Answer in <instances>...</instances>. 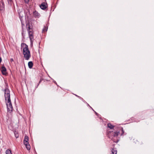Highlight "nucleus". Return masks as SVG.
<instances>
[{"label":"nucleus","mask_w":154,"mask_h":154,"mask_svg":"<svg viewBox=\"0 0 154 154\" xmlns=\"http://www.w3.org/2000/svg\"><path fill=\"white\" fill-rule=\"evenodd\" d=\"M19 16L20 17H22L23 16V15H21V14H19Z\"/></svg>","instance_id":"obj_20"},{"label":"nucleus","mask_w":154,"mask_h":154,"mask_svg":"<svg viewBox=\"0 0 154 154\" xmlns=\"http://www.w3.org/2000/svg\"><path fill=\"white\" fill-rule=\"evenodd\" d=\"M8 0V2L9 3H10V4H11L13 0Z\"/></svg>","instance_id":"obj_18"},{"label":"nucleus","mask_w":154,"mask_h":154,"mask_svg":"<svg viewBox=\"0 0 154 154\" xmlns=\"http://www.w3.org/2000/svg\"><path fill=\"white\" fill-rule=\"evenodd\" d=\"M76 96L78 97L77 95H76Z\"/></svg>","instance_id":"obj_25"},{"label":"nucleus","mask_w":154,"mask_h":154,"mask_svg":"<svg viewBox=\"0 0 154 154\" xmlns=\"http://www.w3.org/2000/svg\"><path fill=\"white\" fill-rule=\"evenodd\" d=\"M23 45L24 46L23 49L24 57L26 60H28L31 57L30 51L27 45L25 44H23Z\"/></svg>","instance_id":"obj_1"},{"label":"nucleus","mask_w":154,"mask_h":154,"mask_svg":"<svg viewBox=\"0 0 154 154\" xmlns=\"http://www.w3.org/2000/svg\"><path fill=\"white\" fill-rule=\"evenodd\" d=\"M27 26H28V27H27V30L28 31H31V29H32L31 28H30V25H27Z\"/></svg>","instance_id":"obj_16"},{"label":"nucleus","mask_w":154,"mask_h":154,"mask_svg":"<svg viewBox=\"0 0 154 154\" xmlns=\"http://www.w3.org/2000/svg\"><path fill=\"white\" fill-rule=\"evenodd\" d=\"M29 140V137L27 136H25L24 139L23 141V142L24 144H26V143H28Z\"/></svg>","instance_id":"obj_8"},{"label":"nucleus","mask_w":154,"mask_h":154,"mask_svg":"<svg viewBox=\"0 0 154 154\" xmlns=\"http://www.w3.org/2000/svg\"><path fill=\"white\" fill-rule=\"evenodd\" d=\"M1 61H2V59L1 57H0V63H1Z\"/></svg>","instance_id":"obj_22"},{"label":"nucleus","mask_w":154,"mask_h":154,"mask_svg":"<svg viewBox=\"0 0 154 154\" xmlns=\"http://www.w3.org/2000/svg\"><path fill=\"white\" fill-rule=\"evenodd\" d=\"M119 132H115L114 134V137L117 136L119 135Z\"/></svg>","instance_id":"obj_15"},{"label":"nucleus","mask_w":154,"mask_h":154,"mask_svg":"<svg viewBox=\"0 0 154 154\" xmlns=\"http://www.w3.org/2000/svg\"><path fill=\"white\" fill-rule=\"evenodd\" d=\"M117 151L116 150L112 149V153L111 154H116Z\"/></svg>","instance_id":"obj_12"},{"label":"nucleus","mask_w":154,"mask_h":154,"mask_svg":"<svg viewBox=\"0 0 154 154\" xmlns=\"http://www.w3.org/2000/svg\"><path fill=\"white\" fill-rule=\"evenodd\" d=\"M6 154H12L11 151L9 149H8L6 151Z\"/></svg>","instance_id":"obj_13"},{"label":"nucleus","mask_w":154,"mask_h":154,"mask_svg":"<svg viewBox=\"0 0 154 154\" xmlns=\"http://www.w3.org/2000/svg\"><path fill=\"white\" fill-rule=\"evenodd\" d=\"M6 88L5 90V97L6 101L10 99V91L7 88L8 87L7 84L6 83Z\"/></svg>","instance_id":"obj_2"},{"label":"nucleus","mask_w":154,"mask_h":154,"mask_svg":"<svg viewBox=\"0 0 154 154\" xmlns=\"http://www.w3.org/2000/svg\"><path fill=\"white\" fill-rule=\"evenodd\" d=\"M107 127L109 128H110V129H113L114 127V126L113 125H112L110 123H108L107 124Z\"/></svg>","instance_id":"obj_10"},{"label":"nucleus","mask_w":154,"mask_h":154,"mask_svg":"<svg viewBox=\"0 0 154 154\" xmlns=\"http://www.w3.org/2000/svg\"><path fill=\"white\" fill-rule=\"evenodd\" d=\"M41 80H40V81L39 82V83H40L41 82Z\"/></svg>","instance_id":"obj_24"},{"label":"nucleus","mask_w":154,"mask_h":154,"mask_svg":"<svg viewBox=\"0 0 154 154\" xmlns=\"http://www.w3.org/2000/svg\"><path fill=\"white\" fill-rule=\"evenodd\" d=\"M1 70L2 74L4 75H6L7 73L6 69L4 66L2 67Z\"/></svg>","instance_id":"obj_7"},{"label":"nucleus","mask_w":154,"mask_h":154,"mask_svg":"<svg viewBox=\"0 0 154 154\" xmlns=\"http://www.w3.org/2000/svg\"><path fill=\"white\" fill-rule=\"evenodd\" d=\"M22 35H23V31H22Z\"/></svg>","instance_id":"obj_23"},{"label":"nucleus","mask_w":154,"mask_h":154,"mask_svg":"<svg viewBox=\"0 0 154 154\" xmlns=\"http://www.w3.org/2000/svg\"><path fill=\"white\" fill-rule=\"evenodd\" d=\"M24 145H25L26 148L27 150H29L30 149L31 147L29 143H26V144H25Z\"/></svg>","instance_id":"obj_11"},{"label":"nucleus","mask_w":154,"mask_h":154,"mask_svg":"<svg viewBox=\"0 0 154 154\" xmlns=\"http://www.w3.org/2000/svg\"><path fill=\"white\" fill-rule=\"evenodd\" d=\"M11 62H12L14 61L13 59L12 58H11L10 60Z\"/></svg>","instance_id":"obj_21"},{"label":"nucleus","mask_w":154,"mask_h":154,"mask_svg":"<svg viewBox=\"0 0 154 154\" xmlns=\"http://www.w3.org/2000/svg\"><path fill=\"white\" fill-rule=\"evenodd\" d=\"M47 4L45 2L42 3L40 6V8L43 10H45L46 9L47 7Z\"/></svg>","instance_id":"obj_6"},{"label":"nucleus","mask_w":154,"mask_h":154,"mask_svg":"<svg viewBox=\"0 0 154 154\" xmlns=\"http://www.w3.org/2000/svg\"><path fill=\"white\" fill-rule=\"evenodd\" d=\"M28 32L31 43L32 44L34 38L32 29H31V31H29Z\"/></svg>","instance_id":"obj_4"},{"label":"nucleus","mask_w":154,"mask_h":154,"mask_svg":"<svg viewBox=\"0 0 154 154\" xmlns=\"http://www.w3.org/2000/svg\"><path fill=\"white\" fill-rule=\"evenodd\" d=\"M33 64L32 61H30L28 63V66H29V67L31 69L32 68V67L33 66Z\"/></svg>","instance_id":"obj_9"},{"label":"nucleus","mask_w":154,"mask_h":154,"mask_svg":"<svg viewBox=\"0 0 154 154\" xmlns=\"http://www.w3.org/2000/svg\"><path fill=\"white\" fill-rule=\"evenodd\" d=\"M48 28H47L46 27H44V28L42 30V32H45L47 30Z\"/></svg>","instance_id":"obj_14"},{"label":"nucleus","mask_w":154,"mask_h":154,"mask_svg":"<svg viewBox=\"0 0 154 154\" xmlns=\"http://www.w3.org/2000/svg\"><path fill=\"white\" fill-rule=\"evenodd\" d=\"M14 134H15V137L16 138H17L19 137V135L17 132H14Z\"/></svg>","instance_id":"obj_17"},{"label":"nucleus","mask_w":154,"mask_h":154,"mask_svg":"<svg viewBox=\"0 0 154 154\" xmlns=\"http://www.w3.org/2000/svg\"><path fill=\"white\" fill-rule=\"evenodd\" d=\"M29 0H24L25 2L26 3H28Z\"/></svg>","instance_id":"obj_19"},{"label":"nucleus","mask_w":154,"mask_h":154,"mask_svg":"<svg viewBox=\"0 0 154 154\" xmlns=\"http://www.w3.org/2000/svg\"><path fill=\"white\" fill-rule=\"evenodd\" d=\"M6 101V105L8 111L11 112L13 110V108L11 102V100H7Z\"/></svg>","instance_id":"obj_3"},{"label":"nucleus","mask_w":154,"mask_h":154,"mask_svg":"<svg viewBox=\"0 0 154 154\" xmlns=\"http://www.w3.org/2000/svg\"><path fill=\"white\" fill-rule=\"evenodd\" d=\"M33 15L34 17L35 18H39L40 16V14L36 11H34L33 12Z\"/></svg>","instance_id":"obj_5"}]
</instances>
